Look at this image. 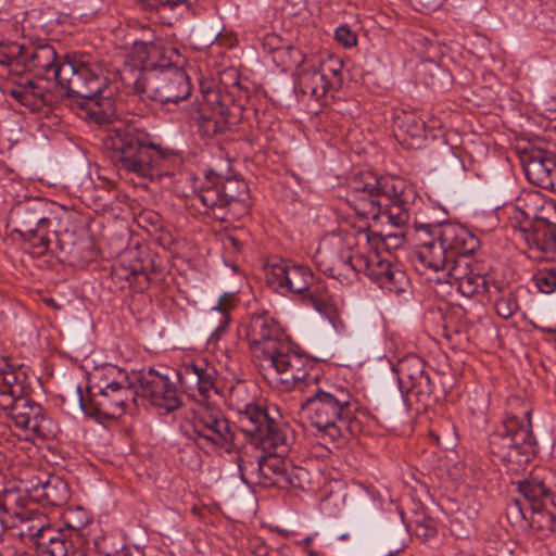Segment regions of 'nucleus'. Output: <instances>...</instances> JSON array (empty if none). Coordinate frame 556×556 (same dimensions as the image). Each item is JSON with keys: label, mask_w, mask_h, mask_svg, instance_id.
<instances>
[{"label": "nucleus", "mask_w": 556, "mask_h": 556, "mask_svg": "<svg viewBox=\"0 0 556 556\" xmlns=\"http://www.w3.org/2000/svg\"><path fill=\"white\" fill-rule=\"evenodd\" d=\"M94 65L83 61H65L55 70V79L68 98L97 125H111L103 137V146L111 161L119 169L144 174L150 169L164 170L169 154L150 136L135 127L115 122L114 102L105 92V80Z\"/></svg>", "instance_id": "nucleus-1"}, {"label": "nucleus", "mask_w": 556, "mask_h": 556, "mask_svg": "<svg viewBox=\"0 0 556 556\" xmlns=\"http://www.w3.org/2000/svg\"><path fill=\"white\" fill-rule=\"evenodd\" d=\"M239 426L250 443L262 450L255 462L238 457L242 481L282 490L304 488L308 472L283 458L292 441L286 425L270 418L265 408L247 404L239 410Z\"/></svg>", "instance_id": "nucleus-2"}, {"label": "nucleus", "mask_w": 556, "mask_h": 556, "mask_svg": "<svg viewBox=\"0 0 556 556\" xmlns=\"http://www.w3.org/2000/svg\"><path fill=\"white\" fill-rule=\"evenodd\" d=\"M306 392L301 403L302 417L324 438L344 443L355 434L358 401L346 384L320 377Z\"/></svg>", "instance_id": "nucleus-3"}, {"label": "nucleus", "mask_w": 556, "mask_h": 556, "mask_svg": "<svg viewBox=\"0 0 556 556\" xmlns=\"http://www.w3.org/2000/svg\"><path fill=\"white\" fill-rule=\"evenodd\" d=\"M509 208L510 226L519 232L531 250L542 252L546 258L556 256V205L543 202L539 192L528 193Z\"/></svg>", "instance_id": "nucleus-4"}, {"label": "nucleus", "mask_w": 556, "mask_h": 556, "mask_svg": "<svg viewBox=\"0 0 556 556\" xmlns=\"http://www.w3.org/2000/svg\"><path fill=\"white\" fill-rule=\"evenodd\" d=\"M417 229L427 236L419 243L418 260L426 267L442 271L443 275L458 257L470 255L479 248L478 238L459 225H426Z\"/></svg>", "instance_id": "nucleus-5"}, {"label": "nucleus", "mask_w": 556, "mask_h": 556, "mask_svg": "<svg viewBox=\"0 0 556 556\" xmlns=\"http://www.w3.org/2000/svg\"><path fill=\"white\" fill-rule=\"evenodd\" d=\"M105 375L100 379L98 392L85 400L81 388H76L77 399L81 410L91 417L118 418L128 403L137 402L139 392L132 388L127 372L115 367L105 368Z\"/></svg>", "instance_id": "nucleus-6"}, {"label": "nucleus", "mask_w": 556, "mask_h": 556, "mask_svg": "<svg viewBox=\"0 0 556 556\" xmlns=\"http://www.w3.org/2000/svg\"><path fill=\"white\" fill-rule=\"evenodd\" d=\"M493 455L517 465L527 464L535 454L536 441L532 432L530 412L522 417L507 416L489 437Z\"/></svg>", "instance_id": "nucleus-7"}, {"label": "nucleus", "mask_w": 556, "mask_h": 556, "mask_svg": "<svg viewBox=\"0 0 556 556\" xmlns=\"http://www.w3.org/2000/svg\"><path fill=\"white\" fill-rule=\"evenodd\" d=\"M370 181H357L355 191H363L372 198L371 203L384 205L382 212L388 222L395 227H403L409 220V204L415 192L402 176H369Z\"/></svg>", "instance_id": "nucleus-8"}, {"label": "nucleus", "mask_w": 556, "mask_h": 556, "mask_svg": "<svg viewBox=\"0 0 556 556\" xmlns=\"http://www.w3.org/2000/svg\"><path fill=\"white\" fill-rule=\"evenodd\" d=\"M356 247L357 237L352 232L327 235L318 244L315 263L325 275L350 285L357 277Z\"/></svg>", "instance_id": "nucleus-9"}, {"label": "nucleus", "mask_w": 556, "mask_h": 556, "mask_svg": "<svg viewBox=\"0 0 556 556\" xmlns=\"http://www.w3.org/2000/svg\"><path fill=\"white\" fill-rule=\"evenodd\" d=\"M24 387L21 394H7L0 399V409L10 418L17 429L39 439L54 435L55 425L42 406L28 397L30 391L29 371H25Z\"/></svg>", "instance_id": "nucleus-10"}, {"label": "nucleus", "mask_w": 556, "mask_h": 556, "mask_svg": "<svg viewBox=\"0 0 556 556\" xmlns=\"http://www.w3.org/2000/svg\"><path fill=\"white\" fill-rule=\"evenodd\" d=\"M261 366L276 374L277 382L287 391L299 388L306 391L321 376L313 359L291 349L287 341L273 355L261 361Z\"/></svg>", "instance_id": "nucleus-11"}, {"label": "nucleus", "mask_w": 556, "mask_h": 556, "mask_svg": "<svg viewBox=\"0 0 556 556\" xmlns=\"http://www.w3.org/2000/svg\"><path fill=\"white\" fill-rule=\"evenodd\" d=\"M189 439L201 448L236 451V434L225 415L213 407L200 408L193 416L191 429L186 430Z\"/></svg>", "instance_id": "nucleus-12"}, {"label": "nucleus", "mask_w": 556, "mask_h": 556, "mask_svg": "<svg viewBox=\"0 0 556 556\" xmlns=\"http://www.w3.org/2000/svg\"><path fill=\"white\" fill-rule=\"evenodd\" d=\"M396 372L399 387L406 403L410 396L424 407L433 401L434 383L424 361L416 355H408L399 361L393 368Z\"/></svg>", "instance_id": "nucleus-13"}, {"label": "nucleus", "mask_w": 556, "mask_h": 556, "mask_svg": "<svg viewBox=\"0 0 556 556\" xmlns=\"http://www.w3.org/2000/svg\"><path fill=\"white\" fill-rule=\"evenodd\" d=\"M50 215L49 204L40 198L18 202L11 211V218L17 225L15 231L26 239H38L36 245L46 249L50 244Z\"/></svg>", "instance_id": "nucleus-14"}, {"label": "nucleus", "mask_w": 556, "mask_h": 556, "mask_svg": "<svg viewBox=\"0 0 556 556\" xmlns=\"http://www.w3.org/2000/svg\"><path fill=\"white\" fill-rule=\"evenodd\" d=\"M27 531L39 539V544L51 556H87L90 549L83 528L68 526L66 529H53L39 522L27 527Z\"/></svg>", "instance_id": "nucleus-15"}, {"label": "nucleus", "mask_w": 556, "mask_h": 556, "mask_svg": "<svg viewBox=\"0 0 556 556\" xmlns=\"http://www.w3.org/2000/svg\"><path fill=\"white\" fill-rule=\"evenodd\" d=\"M356 267L357 275L364 273L381 289L389 292L400 293L408 283L405 271L392 263L391 254L384 255L382 251L375 248L368 253L357 252Z\"/></svg>", "instance_id": "nucleus-16"}, {"label": "nucleus", "mask_w": 556, "mask_h": 556, "mask_svg": "<svg viewBox=\"0 0 556 556\" xmlns=\"http://www.w3.org/2000/svg\"><path fill=\"white\" fill-rule=\"evenodd\" d=\"M265 280L279 293H305L314 283V274L306 265L283 258H271L264 265Z\"/></svg>", "instance_id": "nucleus-17"}, {"label": "nucleus", "mask_w": 556, "mask_h": 556, "mask_svg": "<svg viewBox=\"0 0 556 556\" xmlns=\"http://www.w3.org/2000/svg\"><path fill=\"white\" fill-rule=\"evenodd\" d=\"M245 338L254 355L263 361L287 342L279 323L266 311L254 313L245 324Z\"/></svg>", "instance_id": "nucleus-18"}, {"label": "nucleus", "mask_w": 556, "mask_h": 556, "mask_svg": "<svg viewBox=\"0 0 556 556\" xmlns=\"http://www.w3.org/2000/svg\"><path fill=\"white\" fill-rule=\"evenodd\" d=\"M147 81L148 98L162 104L178 103L191 93L190 80L182 66H173L160 74H150Z\"/></svg>", "instance_id": "nucleus-19"}, {"label": "nucleus", "mask_w": 556, "mask_h": 556, "mask_svg": "<svg viewBox=\"0 0 556 556\" xmlns=\"http://www.w3.org/2000/svg\"><path fill=\"white\" fill-rule=\"evenodd\" d=\"M205 103L202 104L198 116L194 117L202 136L214 137L226 132L237 122L233 111L238 106H226L218 91L210 90L204 94Z\"/></svg>", "instance_id": "nucleus-20"}, {"label": "nucleus", "mask_w": 556, "mask_h": 556, "mask_svg": "<svg viewBox=\"0 0 556 556\" xmlns=\"http://www.w3.org/2000/svg\"><path fill=\"white\" fill-rule=\"evenodd\" d=\"M140 395L155 407L172 413L181 406V400L174 382L157 370L150 368L138 378Z\"/></svg>", "instance_id": "nucleus-21"}, {"label": "nucleus", "mask_w": 556, "mask_h": 556, "mask_svg": "<svg viewBox=\"0 0 556 556\" xmlns=\"http://www.w3.org/2000/svg\"><path fill=\"white\" fill-rule=\"evenodd\" d=\"M441 279L451 286H455L466 298L484 294L489 290V280L471 265L469 255L458 257L448 267L444 278H439V280Z\"/></svg>", "instance_id": "nucleus-22"}, {"label": "nucleus", "mask_w": 556, "mask_h": 556, "mask_svg": "<svg viewBox=\"0 0 556 556\" xmlns=\"http://www.w3.org/2000/svg\"><path fill=\"white\" fill-rule=\"evenodd\" d=\"M180 384L186 393L195 396L197 393L208 399L211 391L215 390L217 370L204 359L184 364L177 371Z\"/></svg>", "instance_id": "nucleus-23"}, {"label": "nucleus", "mask_w": 556, "mask_h": 556, "mask_svg": "<svg viewBox=\"0 0 556 556\" xmlns=\"http://www.w3.org/2000/svg\"><path fill=\"white\" fill-rule=\"evenodd\" d=\"M135 51L144 66L147 77L184 64V58L178 50L161 42H136Z\"/></svg>", "instance_id": "nucleus-24"}, {"label": "nucleus", "mask_w": 556, "mask_h": 556, "mask_svg": "<svg viewBox=\"0 0 556 556\" xmlns=\"http://www.w3.org/2000/svg\"><path fill=\"white\" fill-rule=\"evenodd\" d=\"M60 65L53 46L49 43L23 45L21 71L51 72L55 78V70Z\"/></svg>", "instance_id": "nucleus-25"}, {"label": "nucleus", "mask_w": 556, "mask_h": 556, "mask_svg": "<svg viewBox=\"0 0 556 556\" xmlns=\"http://www.w3.org/2000/svg\"><path fill=\"white\" fill-rule=\"evenodd\" d=\"M393 132L404 148L418 149L426 138V124L415 114L403 112L395 118Z\"/></svg>", "instance_id": "nucleus-26"}, {"label": "nucleus", "mask_w": 556, "mask_h": 556, "mask_svg": "<svg viewBox=\"0 0 556 556\" xmlns=\"http://www.w3.org/2000/svg\"><path fill=\"white\" fill-rule=\"evenodd\" d=\"M13 99L31 111H40L46 105L52 104L53 96L42 80H27L10 91Z\"/></svg>", "instance_id": "nucleus-27"}, {"label": "nucleus", "mask_w": 556, "mask_h": 556, "mask_svg": "<svg viewBox=\"0 0 556 556\" xmlns=\"http://www.w3.org/2000/svg\"><path fill=\"white\" fill-rule=\"evenodd\" d=\"M35 492V502L47 503L52 506L64 505L71 497L67 482L54 475L49 476Z\"/></svg>", "instance_id": "nucleus-28"}, {"label": "nucleus", "mask_w": 556, "mask_h": 556, "mask_svg": "<svg viewBox=\"0 0 556 556\" xmlns=\"http://www.w3.org/2000/svg\"><path fill=\"white\" fill-rule=\"evenodd\" d=\"M516 152L523 174H551L556 166L553 157L542 149L518 148Z\"/></svg>", "instance_id": "nucleus-29"}, {"label": "nucleus", "mask_w": 556, "mask_h": 556, "mask_svg": "<svg viewBox=\"0 0 556 556\" xmlns=\"http://www.w3.org/2000/svg\"><path fill=\"white\" fill-rule=\"evenodd\" d=\"M517 490L528 503L529 509L533 506L554 505L553 492L538 478L519 481Z\"/></svg>", "instance_id": "nucleus-30"}, {"label": "nucleus", "mask_w": 556, "mask_h": 556, "mask_svg": "<svg viewBox=\"0 0 556 556\" xmlns=\"http://www.w3.org/2000/svg\"><path fill=\"white\" fill-rule=\"evenodd\" d=\"M192 178H201L207 184V189L200 193V201L206 207H224L229 203L230 199H235L233 194L226 191V185H222L220 176H192Z\"/></svg>", "instance_id": "nucleus-31"}, {"label": "nucleus", "mask_w": 556, "mask_h": 556, "mask_svg": "<svg viewBox=\"0 0 556 556\" xmlns=\"http://www.w3.org/2000/svg\"><path fill=\"white\" fill-rule=\"evenodd\" d=\"M296 87L301 93L319 100L325 97L329 81L318 70H303L299 75Z\"/></svg>", "instance_id": "nucleus-32"}, {"label": "nucleus", "mask_w": 556, "mask_h": 556, "mask_svg": "<svg viewBox=\"0 0 556 556\" xmlns=\"http://www.w3.org/2000/svg\"><path fill=\"white\" fill-rule=\"evenodd\" d=\"M121 81L124 87L134 94L148 97L149 86L147 81V73L144 66H137L126 63L118 72Z\"/></svg>", "instance_id": "nucleus-33"}, {"label": "nucleus", "mask_w": 556, "mask_h": 556, "mask_svg": "<svg viewBox=\"0 0 556 556\" xmlns=\"http://www.w3.org/2000/svg\"><path fill=\"white\" fill-rule=\"evenodd\" d=\"M236 307V299L231 293H225L218 300L216 306H213L210 312V321L217 323L214 328L213 336L217 339L228 327L230 321V312Z\"/></svg>", "instance_id": "nucleus-34"}, {"label": "nucleus", "mask_w": 556, "mask_h": 556, "mask_svg": "<svg viewBox=\"0 0 556 556\" xmlns=\"http://www.w3.org/2000/svg\"><path fill=\"white\" fill-rule=\"evenodd\" d=\"M7 370H0V399L7 394H21L25 379V365H7Z\"/></svg>", "instance_id": "nucleus-35"}, {"label": "nucleus", "mask_w": 556, "mask_h": 556, "mask_svg": "<svg viewBox=\"0 0 556 556\" xmlns=\"http://www.w3.org/2000/svg\"><path fill=\"white\" fill-rule=\"evenodd\" d=\"M547 505L533 506L530 508V517L528 518V527L539 532L541 535L556 533V516L547 510Z\"/></svg>", "instance_id": "nucleus-36"}, {"label": "nucleus", "mask_w": 556, "mask_h": 556, "mask_svg": "<svg viewBox=\"0 0 556 556\" xmlns=\"http://www.w3.org/2000/svg\"><path fill=\"white\" fill-rule=\"evenodd\" d=\"M23 45L15 41L0 45V66L21 71Z\"/></svg>", "instance_id": "nucleus-37"}, {"label": "nucleus", "mask_w": 556, "mask_h": 556, "mask_svg": "<svg viewBox=\"0 0 556 556\" xmlns=\"http://www.w3.org/2000/svg\"><path fill=\"white\" fill-rule=\"evenodd\" d=\"M531 281L539 292L551 294L556 290V269L540 268L533 274Z\"/></svg>", "instance_id": "nucleus-38"}, {"label": "nucleus", "mask_w": 556, "mask_h": 556, "mask_svg": "<svg viewBox=\"0 0 556 556\" xmlns=\"http://www.w3.org/2000/svg\"><path fill=\"white\" fill-rule=\"evenodd\" d=\"M505 514L509 523L516 529L525 530L528 528L527 509L519 500H510L506 505Z\"/></svg>", "instance_id": "nucleus-39"}, {"label": "nucleus", "mask_w": 556, "mask_h": 556, "mask_svg": "<svg viewBox=\"0 0 556 556\" xmlns=\"http://www.w3.org/2000/svg\"><path fill=\"white\" fill-rule=\"evenodd\" d=\"M366 240L369 245L381 251L386 250L387 254L389 253V249H397L403 242L404 238L400 235H388L381 236L379 233L372 232L371 235H366Z\"/></svg>", "instance_id": "nucleus-40"}, {"label": "nucleus", "mask_w": 556, "mask_h": 556, "mask_svg": "<svg viewBox=\"0 0 556 556\" xmlns=\"http://www.w3.org/2000/svg\"><path fill=\"white\" fill-rule=\"evenodd\" d=\"M441 169L445 172L460 173L467 170L462 157L452 149L445 146L441 152Z\"/></svg>", "instance_id": "nucleus-41"}, {"label": "nucleus", "mask_w": 556, "mask_h": 556, "mask_svg": "<svg viewBox=\"0 0 556 556\" xmlns=\"http://www.w3.org/2000/svg\"><path fill=\"white\" fill-rule=\"evenodd\" d=\"M494 308L501 318H510L519 308L516 295L511 292L503 294L495 301Z\"/></svg>", "instance_id": "nucleus-42"}, {"label": "nucleus", "mask_w": 556, "mask_h": 556, "mask_svg": "<svg viewBox=\"0 0 556 556\" xmlns=\"http://www.w3.org/2000/svg\"><path fill=\"white\" fill-rule=\"evenodd\" d=\"M415 534L424 540L428 541L433 539L438 534L437 526L432 519H422L416 522L415 526Z\"/></svg>", "instance_id": "nucleus-43"}, {"label": "nucleus", "mask_w": 556, "mask_h": 556, "mask_svg": "<svg viewBox=\"0 0 556 556\" xmlns=\"http://www.w3.org/2000/svg\"><path fill=\"white\" fill-rule=\"evenodd\" d=\"M336 38L345 47H353L357 42L355 34L348 26H339L336 29Z\"/></svg>", "instance_id": "nucleus-44"}, {"label": "nucleus", "mask_w": 556, "mask_h": 556, "mask_svg": "<svg viewBox=\"0 0 556 556\" xmlns=\"http://www.w3.org/2000/svg\"><path fill=\"white\" fill-rule=\"evenodd\" d=\"M526 178L531 184H534L541 188L551 189L556 192L555 176H526Z\"/></svg>", "instance_id": "nucleus-45"}, {"label": "nucleus", "mask_w": 556, "mask_h": 556, "mask_svg": "<svg viewBox=\"0 0 556 556\" xmlns=\"http://www.w3.org/2000/svg\"><path fill=\"white\" fill-rule=\"evenodd\" d=\"M249 548L255 556H268L269 554V547L261 538L251 540Z\"/></svg>", "instance_id": "nucleus-46"}, {"label": "nucleus", "mask_w": 556, "mask_h": 556, "mask_svg": "<svg viewBox=\"0 0 556 556\" xmlns=\"http://www.w3.org/2000/svg\"><path fill=\"white\" fill-rule=\"evenodd\" d=\"M280 38L276 35H267L263 40V48L268 52H276L280 50Z\"/></svg>", "instance_id": "nucleus-47"}, {"label": "nucleus", "mask_w": 556, "mask_h": 556, "mask_svg": "<svg viewBox=\"0 0 556 556\" xmlns=\"http://www.w3.org/2000/svg\"><path fill=\"white\" fill-rule=\"evenodd\" d=\"M114 556H144V552L139 546L125 545L122 549L115 552Z\"/></svg>", "instance_id": "nucleus-48"}, {"label": "nucleus", "mask_w": 556, "mask_h": 556, "mask_svg": "<svg viewBox=\"0 0 556 556\" xmlns=\"http://www.w3.org/2000/svg\"><path fill=\"white\" fill-rule=\"evenodd\" d=\"M189 181L193 192L198 194V198H200V193L204 192V189H207L206 181L204 182L201 178H192V176H189Z\"/></svg>", "instance_id": "nucleus-49"}, {"label": "nucleus", "mask_w": 556, "mask_h": 556, "mask_svg": "<svg viewBox=\"0 0 556 556\" xmlns=\"http://www.w3.org/2000/svg\"><path fill=\"white\" fill-rule=\"evenodd\" d=\"M45 480H41L39 478L31 479L28 484L25 486V492L28 494V496L35 502V490L38 489L40 484H43Z\"/></svg>", "instance_id": "nucleus-50"}, {"label": "nucleus", "mask_w": 556, "mask_h": 556, "mask_svg": "<svg viewBox=\"0 0 556 556\" xmlns=\"http://www.w3.org/2000/svg\"><path fill=\"white\" fill-rule=\"evenodd\" d=\"M52 177L50 176H40L39 177V181L42 184V185H46V186H49V187H56V186H61L62 188H65L66 186L65 185H61L60 182H58L55 179H51Z\"/></svg>", "instance_id": "nucleus-51"}, {"label": "nucleus", "mask_w": 556, "mask_h": 556, "mask_svg": "<svg viewBox=\"0 0 556 556\" xmlns=\"http://www.w3.org/2000/svg\"><path fill=\"white\" fill-rule=\"evenodd\" d=\"M7 365H16L10 361V357L0 351V370H7Z\"/></svg>", "instance_id": "nucleus-52"}, {"label": "nucleus", "mask_w": 556, "mask_h": 556, "mask_svg": "<svg viewBox=\"0 0 556 556\" xmlns=\"http://www.w3.org/2000/svg\"><path fill=\"white\" fill-rule=\"evenodd\" d=\"M418 1H419V3L424 4L428 9L439 8L443 2V0H418Z\"/></svg>", "instance_id": "nucleus-53"}, {"label": "nucleus", "mask_w": 556, "mask_h": 556, "mask_svg": "<svg viewBox=\"0 0 556 556\" xmlns=\"http://www.w3.org/2000/svg\"><path fill=\"white\" fill-rule=\"evenodd\" d=\"M30 510H18V511H14L13 514L21 519V521H29L31 520L33 518L29 517L30 515Z\"/></svg>", "instance_id": "nucleus-54"}, {"label": "nucleus", "mask_w": 556, "mask_h": 556, "mask_svg": "<svg viewBox=\"0 0 556 556\" xmlns=\"http://www.w3.org/2000/svg\"><path fill=\"white\" fill-rule=\"evenodd\" d=\"M227 240L230 242V244H231L236 250H239V241H238L236 238H233V237H228V239H227Z\"/></svg>", "instance_id": "nucleus-55"}, {"label": "nucleus", "mask_w": 556, "mask_h": 556, "mask_svg": "<svg viewBox=\"0 0 556 556\" xmlns=\"http://www.w3.org/2000/svg\"><path fill=\"white\" fill-rule=\"evenodd\" d=\"M237 176L236 175H232V176H225V180L227 184H232V182H236L237 181Z\"/></svg>", "instance_id": "nucleus-56"}, {"label": "nucleus", "mask_w": 556, "mask_h": 556, "mask_svg": "<svg viewBox=\"0 0 556 556\" xmlns=\"http://www.w3.org/2000/svg\"><path fill=\"white\" fill-rule=\"evenodd\" d=\"M46 303L51 307L59 308V305L55 303L53 299L46 300Z\"/></svg>", "instance_id": "nucleus-57"}, {"label": "nucleus", "mask_w": 556, "mask_h": 556, "mask_svg": "<svg viewBox=\"0 0 556 556\" xmlns=\"http://www.w3.org/2000/svg\"><path fill=\"white\" fill-rule=\"evenodd\" d=\"M138 274H144V271H143V270H141V269H140V270H139V269H136V268L131 269V271H130V275H132V276H136V275H138Z\"/></svg>", "instance_id": "nucleus-58"}, {"label": "nucleus", "mask_w": 556, "mask_h": 556, "mask_svg": "<svg viewBox=\"0 0 556 556\" xmlns=\"http://www.w3.org/2000/svg\"><path fill=\"white\" fill-rule=\"evenodd\" d=\"M287 49H288V51H289L290 53H296V54H300L299 50H298V49H295V48H293V47H290V46H289V47H287Z\"/></svg>", "instance_id": "nucleus-59"}, {"label": "nucleus", "mask_w": 556, "mask_h": 556, "mask_svg": "<svg viewBox=\"0 0 556 556\" xmlns=\"http://www.w3.org/2000/svg\"><path fill=\"white\" fill-rule=\"evenodd\" d=\"M0 509L4 510V511L8 510L7 507H5V503L2 500H0Z\"/></svg>", "instance_id": "nucleus-60"}, {"label": "nucleus", "mask_w": 556, "mask_h": 556, "mask_svg": "<svg viewBox=\"0 0 556 556\" xmlns=\"http://www.w3.org/2000/svg\"><path fill=\"white\" fill-rule=\"evenodd\" d=\"M97 177L99 180L111 182V180L106 179L105 176L98 175Z\"/></svg>", "instance_id": "nucleus-61"}, {"label": "nucleus", "mask_w": 556, "mask_h": 556, "mask_svg": "<svg viewBox=\"0 0 556 556\" xmlns=\"http://www.w3.org/2000/svg\"><path fill=\"white\" fill-rule=\"evenodd\" d=\"M151 180H154V178H157L160 179L162 176L161 175H157V176H149Z\"/></svg>", "instance_id": "nucleus-62"}, {"label": "nucleus", "mask_w": 556, "mask_h": 556, "mask_svg": "<svg viewBox=\"0 0 556 556\" xmlns=\"http://www.w3.org/2000/svg\"><path fill=\"white\" fill-rule=\"evenodd\" d=\"M206 174L213 175V174H216V173L213 169H210V170H207Z\"/></svg>", "instance_id": "nucleus-63"}, {"label": "nucleus", "mask_w": 556, "mask_h": 556, "mask_svg": "<svg viewBox=\"0 0 556 556\" xmlns=\"http://www.w3.org/2000/svg\"><path fill=\"white\" fill-rule=\"evenodd\" d=\"M555 332H556V330H555Z\"/></svg>", "instance_id": "nucleus-64"}]
</instances>
